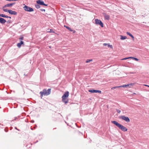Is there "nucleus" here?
<instances>
[{
    "label": "nucleus",
    "mask_w": 149,
    "mask_h": 149,
    "mask_svg": "<svg viewBox=\"0 0 149 149\" xmlns=\"http://www.w3.org/2000/svg\"><path fill=\"white\" fill-rule=\"evenodd\" d=\"M111 123L113 124L116 126L118 127L119 129L123 132H125L127 131V129L124 127L123 125L118 123L117 121L115 120L112 121Z\"/></svg>",
    "instance_id": "f257e3e1"
},
{
    "label": "nucleus",
    "mask_w": 149,
    "mask_h": 149,
    "mask_svg": "<svg viewBox=\"0 0 149 149\" xmlns=\"http://www.w3.org/2000/svg\"><path fill=\"white\" fill-rule=\"evenodd\" d=\"M51 88H49L47 90L46 89H44L42 91H40V94L41 98H42L43 95H47L50 94L51 93Z\"/></svg>",
    "instance_id": "f03ea898"
},
{
    "label": "nucleus",
    "mask_w": 149,
    "mask_h": 149,
    "mask_svg": "<svg viewBox=\"0 0 149 149\" xmlns=\"http://www.w3.org/2000/svg\"><path fill=\"white\" fill-rule=\"evenodd\" d=\"M3 10L4 12L8 13L11 15H16L17 14V13L16 12L10 10H8L7 9H3Z\"/></svg>",
    "instance_id": "7ed1b4c3"
},
{
    "label": "nucleus",
    "mask_w": 149,
    "mask_h": 149,
    "mask_svg": "<svg viewBox=\"0 0 149 149\" xmlns=\"http://www.w3.org/2000/svg\"><path fill=\"white\" fill-rule=\"evenodd\" d=\"M118 118L120 119L124 120L127 122H130V119L128 117L122 115L120 116H119Z\"/></svg>",
    "instance_id": "20e7f679"
},
{
    "label": "nucleus",
    "mask_w": 149,
    "mask_h": 149,
    "mask_svg": "<svg viewBox=\"0 0 149 149\" xmlns=\"http://www.w3.org/2000/svg\"><path fill=\"white\" fill-rule=\"evenodd\" d=\"M95 24L96 25H99L100 26L102 27H104L103 24L102 22L100 20L98 19H95Z\"/></svg>",
    "instance_id": "39448f33"
},
{
    "label": "nucleus",
    "mask_w": 149,
    "mask_h": 149,
    "mask_svg": "<svg viewBox=\"0 0 149 149\" xmlns=\"http://www.w3.org/2000/svg\"><path fill=\"white\" fill-rule=\"evenodd\" d=\"M24 9L25 10L29 12H32L34 11L33 8L26 5H25L24 6Z\"/></svg>",
    "instance_id": "423d86ee"
},
{
    "label": "nucleus",
    "mask_w": 149,
    "mask_h": 149,
    "mask_svg": "<svg viewBox=\"0 0 149 149\" xmlns=\"http://www.w3.org/2000/svg\"><path fill=\"white\" fill-rule=\"evenodd\" d=\"M69 93L68 91H66L62 96V100H63L64 99H66V98L68 97L69 96Z\"/></svg>",
    "instance_id": "0eeeda50"
},
{
    "label": "nucleus",
    "mask_w": 149,
    "mask_h": 149,
    "mask_svg": "<svg viewBox=\"0 0 149 149\" xmlns=\"http://www.w3.org/2000/svg\"><path fill=\"white\" fill-rule=\"evenodd\" d=\"M36 3L38 4L44 6H47V4H45L44 1H42L41 0H38L37 1Z\"/></svg>",
    "instance_id": "6e6552de"
},
{
    "label": "nucleus",
    "mask_w": 149,
    "mask_h": 149,
    "mask_svg": "<svg viewBox=\"0 0 149 149\" xmlns=\"http://www.w3.org/2000/svg\"><path fill=\"white\" fill-rule=\"evenodd\" d=\"M6 21L4 19L0 17V23L2 24H4Z\"/></svg>",
    "instance_id": "1a4fd4ad"
},
{
    "label": "nucleus",
    "mask_w": 149,
    "mask_h": 149,
    "mask_svg": "<svg viewBox=\"0 0 149 149\" xmlns=\"http://www.w3.org/2000/svg\"><path fill=\"white\" fill-rule=\"evenodd\" d=\"M22 45H24V42L23 41H21L19 43L17 44V46L19 48H20Z\"/></svg>",
    "instance_id": "9d476101"
},
{
    "label": "nucleus",
    "mask_w": 149,
    "mask_h": 149,
    "mask_svg": "<svg viewBox=\"0 0 149 149\" xmlns=\"http://www.w3.org/2000/svg\"><path fill=\"white\" fill-rule=\"evenodd\" d=\"M130 85V84H129L127 85H124L121 86H120V87H123V88H127L128 86H129V85Z\"/></svg>",
    "instance_id": "9b49d317"
},
{
    "label": "nucleus",
    "mask_w": 149,
    "mask_h": 149,
    "mask_svg": "<svg viewBox=\"0 0 149 149\" xmlns=\"http://www.w3.org/2000/svg\"><path fill=\"white\" fill-rule=\"evenodd\" d=\"M12 6L11 5V3H8L6 4V5H5L3 7V9H4V8L8 7H11Z\"/></svg>",
    "instance_id": "f8f14e48"
},
{
    "label": "nucleus",
    "mask_w": 149,
    "mask_h": 149,
    "mask_svg": "<svg viewBox=\"0 0 149 149\" xmlns=\"http://www.w3.org/2000/svg\"><path fill=\"white\" fill-rule=\"evenodd\" d=\"M104 17L105 19L108 20L109 19V16L105 14L104 15Z\"/></svg>",
    "instance_id": "ddd939ff"
},
{
    "label": "nucleus",
    "mask_w": 149,
    "mask_h": 149,
    "mask_svg": "<svg viewBox=\"0 0 149 149\" xmlns=\"http://www.w3.org/2000/svg\"><path fill=\"white\" fill-rule=\"evenodd\" d=\"M88 91L91 93H97V90L90 89L88 90Z\"/></svg>",
    "instance_id": "4468645a"
},
{
    "label": "nucleus",
    "mask_w": 149,
    "mask_h": 149,
    "mask_svg": "<svg viewBox=\"0 0 149 149\" xmlns=\"http://www.w3.org/2000/svg\"><path fill=\"white\" fill-rule=\"evenodd\" d=\"M120 39L121 40H124L127 38V37L125 36H120Z\"/></svg>",
    "instance_id": "2eb2a0df"
},
{
    "label": "nucleus",
    "mask_w": 149,
    "mask_h": 149,
    "mask_svg": "<svg viewBox=\"0 0 149 149\" xmlns=\"http://www.w3.org/2000/svg\"><path fill=\"white\" fill-rule=\"evenodd\" d=\"M64 27H66L70 31H72V29L69 27L65 25L64 26Z\"/></svg>",
    "instance_id": "dca6fc26"
},
{
    "label": "nucleus",
    "mask_w": 149,
    "mask_h": 149,
    "mask_svg": "<svg viewBox=\"0 0 149 149\" xmlns=\"http://www.w3.org/2000/svg\"><path fill=\"white\" fill-rule=\"evenodd\" d=\"M131 59H132L133 60H134L136 61H138L139 60V59L136 58L131 56Z\"/></svg>",
    "instance_id": "f3484780"
},
{
    "label": "nucleus",
    "mask_w": 149,
    "mask_h": 149,
    "mask_svg": "<svg viewBox=\"0 0 149 149\" xmlns=\"http://www.w3.org/2000/svg\"><path fill=\"white\" fill-rule=\"evenodd\" d=\"M62 101L63 102H64L65 104H66L68 103V100H66L65 99H64L63 100H62Z\"/></svg>",
    "instance_id": "a211bd4d"
},
{
    "label": "nucleus",
    "mask_w": 149,
    "mask_h": 149,
    "mask_svg": "<svg viewBox=\"0 0 149 149\" xmlns=\"http://www.w3.org/2000/svg\"><path fill=\"white\" fill-rule=\"evenodd\" d=\"M92 61V59H88L86 61V63H88Z\"/></svg>",
    "instance_id": "6ab92c4d"
},
{
    "label": "nucleus",
    "mask_w": 149,
    "mask_h": 149,
    "mask_svg": "<svg viewBox=\"0 0 149 149\" xmlns=\"http://www.w3.org/2000/svg\"><path fill=\"white\" fill-rule=\"evenodd\" d=\"M120 88V86H115V87H112L111 88V89L113 90L114 89H115V88Z\"/></svg>",
    "instance_id": "aec40b11"
},
{
    "label": "nucleus",
    "mask_w": 149,
    "mask_h": 149,
    "mask_svg": "<svg viewBox=\"0 0 149 149\" xmlns=\"http://www.w3.org/2000/svg\"><path fill=\"white\" fill-rule=\"evenodd\" d=\"M48 32L50 33H55L54 31H53V30L52 29H50L49 31H48Z\"/></svg>",
    "instance_id": "412c9836"
},
{
    "label": "nucleus",
    "mask_w": 149,
    "mask_h": 149,
    "mask_svg": "<svg viewBox=\"0 0 149 149\" xmlns=\"http://www.w3.org/2000/svg\"><path fill=\"white\" fill-rule=\"evenodd\" d=\"M35 7L37 9H38L40 8V6L38 4L35 5Z\"/></svg>",
    "instance_id": "4be33fe9"
},
{
    "label": "nucleus",
    "mask_w": 149,
    "mask_h": 149,
    "mask_svg": "<svg viewBox=\"0 0 149 149\" xmlns=\"http://www.w3.org/2000/svg\"><path fill=\"white\" fill-rule=\"evenodd\" d=\"M130 56L129 57H126L122 59V60H126L128 59H130Z\"/></svg>",
    "instance_id": "5701e85b"
},
{
    "label": "nucleus",
    "mask_w": 149,
    "mask_h": 149,
    "mask_svg": "<svg viewBox=\"0 0 149 149\" xmlns=\"http://www.w3.org/2000/svg\"><path fill=\"white\" fill-rule=\"evenodd\" d=\"M5 15H4L3 14H0V17H5Z\"/></svg>",
    "instance_id": "b1692460"
},
{
    "label": "nucleus",
    "mask_w": 149,
    "mask_h": 149,
    "mask_svg": "<svg viewBox=\"0 0 149 149\" xmlns=\"http://www.w3.org/2000/svg\"><path fill=\"white\" fill-rule=\"evenodd\" d=\"M4 131L5 132H8V128L7 127H6L5 129H4Z\"/></svg>",
    "instance_id": "393cba45"
},
{
    "label": "nucleus",
    "mask_w": 149,
    "mask_h": 149,
    "mask_svg": "<svg viewBox=\"0 0 149 149\" xmlns=\"http://www.w3.org/2000/svg\"><path fill=\"white\" fill-rule=\"evenodd\" d=\"M24 37L23 36H20L19 39L20 40H22L23 39Z\"/></svg>",
    "instance_id": "a878e982"
},
{
    "label": "nucleus",
    "mask_w": 149,
    "mask_h": 149,
    "mask_svg": "<svg viewBox=\"0 0 149 149\" xmlns=\"http://www.w3.org/2000/svg\"><path fill=\"white\" fill-rule=\"evenodd\" d=\"M97 93H102V92L100 90H97Z\"/></svg>",
    "instance_id": "bb28decb"
},
{
    "label": "nucleus",
    "mask_w": 149,
    "mask_h": 149,
    "mask_svg": "<svg viewBox=\"0 0 149 149\" xmlns=\"http://www.w3.org/2000/svg\"><path fill=\"white\" fill-rule=\"evenodd\" d=\"M116 111L117 113H120L121 111L120 110L117 109H116Z\"/></svg>",
    "instance_id": "cd10ccee"
},
{
    "label": "nucleus",
    "mask_w": 149,
    "mask_h": 149,
    "mask_svg": "<svg viewBox=\"0 0 149 149\" xmlns=\"http://www.w3.org/2000/svg\"><path fill=\"white\" fill-rule=\"evenodd\" d=\"M108 47H110L111 48H113L112 46L111 45H108Z\"/></svg>",
    "instance_id": "c85d7f7f"
},
{
    "label": "nucleus",
    "mask_w": 149,
    "mask_h": 149,
    "mask_svg": "<svg viewBox=\"0 0 149 149\" xmlns=\"http://www.w3.org/2000/svg\"><path fill=\"white\" fill-rule=\"evenodd\" d=\"M126 33L127 35H129L130 36V33L129 32H127Z\"/></svg>",
    "instance_id": "c756f323"
},
{
    "label": "nucleus",
    "mask_w": 149,
    "mask_h": 149,
    "mask_svg": "<svg viewBox=\"0 0 149 149\" xmlns=\"http://www.w3.org/2000/svg\"><path fill=\"white\" fill-rule=\"evenodd\" d=\"M40 11H45V9H40Z\"/></svg>",
    "instance_id": "7c9ffc66"
},
{
    "label": "nucleus",
    "mask_w": 149,
    "mask_h": 149,
    "mask_svg": "<svg viewBox=\"0 0 149 149\" xmlns=\"http://www.w3.org/2000/svg\"><path fill=\"white\" fill-rule=\"evenodd\" d=\"M131 38H132V39L133 40H134V36L131 34Z\"/></svg>",
    "instance_id": "2f4dec72"
},
{
    "label": "nucleus",
    "mask_w": 149,
    "mask_h": 149,
    "mask_svg": "<svg viewBox=\"0 0 149 149\" xmlns=\"http://www.w3.org/2000/svg\"><path fill=\"white\" fill-rule=\"evenodd\" d=\"M134 14L136 13V11L135 10H133V12L132 13Z\"/></svg>",
    "instance_id": "473e14b6"
},
{
    "label": "nucleus",
    "mask_w": 149,
    "mask_h": 149,
    "mask_svg": "<svg viewBox=\"0 0 149 149\" xmlns=\"http://www.w3.org/2000/svg\"><path fill=\"white\" fill-rule=\"evenodd\" d=\"M15 3H11L12 6H13V5H14L15 4Z\"/></svg>",
    "instance_id": "72a5a7b5"
},
{
    "label": "nucleus",
    "mask_w": 149,
    "mask_h": 149,
    "mask_svg": "<svg viewBox=\"0 0 149 149\" xmlns=\"http://www.w3.org/2000/svg\"><path fill=\"white\" fill-rule=\"evenodd\" d=\"M31 123H34V121L33 120H32L31 121Z\"/></svg>",
    "instance_id": "f704fd0d"
},
{
    "label": "nucleus",
    "mask_w": 149,
    "mask_h": 149,
    "mask_svg": "<svg viewBox=\"0 0 149 149\" xmlns=\"http://www.w3.org/2000/svg\"><path fill=\"white\" fill-rule=\"evenodd\" d=\"M8 16L7 15H5V17L4 18H8Z\"/></svg>",
    "instance_id": "c9c22d12"
},
{
    "label": "nucleus",
    "mask_w": 149,
    "mask_h": 149,
    "mask_svg": "<svg viewBox=\"0 0 149 149\" xmlns=\"http://www.w3.org/2000/svg\"><path fill=\"white\" fill-rule=\"evenodd\" d=\"M103 45H104V46H106L107 45H108V44H107V43H104L103 44Z\"/></svg>",
    "instance_id": "e433bc0d"
},
{
    "label": "nucleus",
    "mask_w": 149,
    "mask_h": 149,
    "mask_svg": "<svg viewBox=\"0 0 149 149\" xmlns=\"http://www.w3.org/2000/svg\"><path fill=\"white\" fill-rule=\"evenodd\" d=\"M15 129L17 130H18V131H19V130L18 129H17V128L16 127H15Z\"/></svg>",
    "instance_id": "4c0bfd02"
},
{
    "label": "nucleus",
    "mask_w": 149,
    "mask_h": 149,
    "mask_svg": "<svg viewBox=\"0 0 149 149\" xmlns=\"http://www.w3.org/2000/svg\"><path fill=\"white\" fill-rule=\"evenodd\" d=\"M10 22H11L10 20H8V21L7 22L8 23H10Z\"/></svg>",
    "instance_id": "58836bf2"
},
{
    "label": "nucleus",
    "mask_w": 149,
    "mask_h": 149,
    "mask_svg": "<svg viewBox=\"0 0 149 149\" xmlns=\"http://www.w3.org/2000/svg\"><path fill=\"white\" fill-rule=\"evenodd\" d=\"M144 85L149 87V85H146V84H145V85Z\"/></svg>",
    "instance_id": "ea45409f"
},
{
    "label": "nucleus",
    "mask_w": 149,
    "mask_h": 149,
    "mask_svg": "<svg viewBox=\"0 0 149 149\" xmlns=\"http://www.w3.org/2000/svg\"><path fill=\"white\" fill-rule=\"evenodd\" d=\"M134 94H136V93H133V94H131V96H132V95H133Z\"/></svg>",
    "instance_id": "a19ab883"
},
{
    "label": "nucleus",
    "mask_w": 149,
    "mask_h": 149,
    "mask_svg": "<svg viewBox=\"0 0 149 149\" xmlns=\"http://www.w3.org/2000/svg\"><path fill=\"white\" fill-rule=\"evenodd\" d=\"M8 18H10V19H11V17H10V16H8Z\"/></svg>",
    "instance_id": "79ce46f5"
},
{
    "label": "nucleus",
    "mask_w": 149,
    "mask_h": 149,
    "mask_svg": "<svg viewBox=\"0 0 149 149\" xmlns=\"http://www.w3.org/2000/svg\"><path fill=\"white\" fill-rule=\"evenodd\" d=\"M37 125H35V126L34 127V128H35L36 127Z\"/></svg>",
    "instance_id": "37998d69"
},
{
    "label": "nucleus",
    "mask_w": 149,
    "mask_h": 149,
    "mask_svg": "<svg viewBox=\"0 0 149 149\" xmlns=\"http://www.w3.org/2000/svg\"><path fill=\"white\" fill-rule=\"evenodd\" d=\"M131 86H132L133 85V84L132 83H131Z\"/></svg>",
    "instance_id": "c03bdc74"
},
{
    "label": "nucleus",
    "mask_w": 149,
    "mask_h": 149,
    "mask_svg": "<svg viewBox=\"0 0 149 149\" xmlns=\"http://www.w3.org/2000/svg\"><path fill=\"white\" fill-rule=\"evenodd\" d=\"M24 75H25V76H27V74L26 75V74H24Z\"/></svg>",
    "instance_id": "a18cd8bd"
},
{
    "label": "nucleus",
    "mask_w": 149,
    "mask_h": 149,
    "mask_svg": "<svg viewBox=\"0 0 149 149\" xmlns=\"http://www.w3.org/2000/svg\"><path fill=\"white\" fill-rule=\"evenodd\" d=\"M1 125L2 126H3V125L1 124H0V125Z\"/></svg>",
    "instance_id": "49530a36"
},
{
    "label": "nucleus",
    "mask_w": 149,
    "mask_h": 149,
    "mask_svg": "<svg viewBox=\"0 0 149 149\" xmlns=\"http://www.w3.org/2000/svg\"><path fill=\"white\" fill-rule=\"evenodd\" d=\"M0 127H1V128H2V127H1V126H0Z\"/></svg>",
    "instance_id": "de8ad7c7"
},
{
    "label": "nucleus",
    "mask_w": 149,
    "mask_h": 149,
    "mask_svg": "<svg viewBox=\"0 0 149 149\" xmlns=\"http://www.w3.org/2000/svg\"><path fill=\"white\" fill-rule=\"evenodd\" d=\"M0 127H1V128H2V127H1V126H0Z\"/></svg>",
    "instance_id": "09e8293b"
},
{
    "label": "nucleus",
    "mask_w": 149,
    "mask_h": 149,
    "mask_svg": "<svg viewBox=\"0 0 149 149\" xmlns=\"http://www.w3.org/2000/svg\"><path fill=\"white\" fill-rule=\"evenodd\" d=\"M143 23H146V22H143Z\"/></svg>",
    "instance_id": "8fccbe9b"
},
{
    "label": "nucleus",
    "mask_w": 149,
    "mask_h": 149,
    "mask_svg": "<svg viewBox=\"0 0 149 149\" xmlns=\"http://www.w3.org/2000/svg\"><path fill=\"white\" fill-rule=\"evenodd\" d=\"M15 120H16V118L15 119Z\"/></svg>",
    "instance_id": "3c124183"
}]
</instances>
